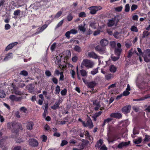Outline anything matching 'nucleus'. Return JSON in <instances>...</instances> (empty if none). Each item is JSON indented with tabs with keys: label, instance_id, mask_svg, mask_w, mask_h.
Instances as JSON below:
<instances>
[{
	"label": "nucleus",
	"instance_id": "26",
	"mask_svg": "<svg viewBox=\"0 0 150 150\" xmlns=\"http://www.w3.org/2000/svg\"><path fill=\"white\" fill-rule=\"evenodd\" d=\"M112 120V118H108L104 120L103 122V124L102 125V126L104 127L106 123L110 122Z\"/></svg>",
	"mask_w": 150,
	"mask_h": 150
},
{
	"label": "nucleus",
	"instance_id": "44",
	"mask_svg": "<svg viewBox=\"0 0 150 150\" xmlns=\"http://www.w3.org/2000/svg\"><path fill=\"white\" fill-rule=\"evenodd\" d=\"M119 34L120 33L116 31L113 34V36L115 38L118 39L119 38Z\"/></svg>",
	"mask_w": 150,
	"mask_h": 150
},
{
	"label": "nucleus",
	"instance_id": "39",
	"mask_svg": "<svg viewBox=\"0 0 150 150\" xmlns=\"http://www.w3.org/2000/svg\"><path fill=\"white\" fill-rule=\"evenodd\" d=\"M20 74L21 75H22L24 76H28V73L27 71L25 70H23L21 71Z\"/></svg>",
	"mask_w": 150,
	"mask_h": 150
},
{
	"label": "nucleus",
	"instance_id": "1",
	"mask_svg": "<svg viewBox=\"0 0 150 150\" xmlns=\"http://www.w3.org/2000/svg\"><path fill=\"white\" fill-rule=\"evenodd\" d=\"M7 128L9 129H12V131L17 134L19 130H22V127L20 124L17 123L16 122L13 121L11 123L8 122L7 124Z\"/></svg>",
	"mask_w": 150,
	"mask_h": 150
},
{
	"label": "nucleus",
	"instance_id": "5",
	"mask_svg": "<svg viewBox=\"0 0 150 150\" xmlns=\"http://www.w3.org/2000/svg\"><path fill=\"white\" fill-rule=\"evenodd\" d=\"M82 64L86 68H91L94 65L93 62L87 59L83 60Z\"/></svg>",
	"mask_w": 150,
	"mask_h": 150
},
{
	"label": "nucleus",
	"instance_id": "3",
	"mask_svg": "<svg viewBox=\"0 0 150 150\" xmlns=\"http://www.w3.org/2000/svg\"><path fill=\"white\" fill-rule=\"evenodd\" d=\"M66 53H67V55L65 56H63L61 54H60L59 55L57 56L56 58V61L58 64L60 63L61 60H62V59H64V58L65 59H67L70 57L71 53L69 50H67V51Z\"/></svg>",
	"mask_w": 150,
	"mask_h": 150
},
{
	"label": "nucleus",
	"instance_id": "25",
	"mask_svg": "<svg viewBox=\"0 0 150 150\" xmlns=\"http://www.w3.org/2000/svg\"><path fill=\"white\" fill-rule=\"evenodd\" d=\"M103 140L100 139L97 142L95 146L98 149H100L103 144Z\"/></svg>",
	"mask_w": 150,
	"mask_h": 150
},
{
	"label": "nucleus",
	"instance_id": "2",
	"mask_svg": "<svg viewBox=\"0 0 150 150\" xmlns=\"http://www.w3.org/2000/svg\"><path fill=\"white\" fill-rule=\"evenodd\" d=\"M119 139V136L117 133H111L108 136V140L109 142L112 143Z\"/></svg>",
	"mask_w": 150,
	"mask_h": 150
},
{
	"label": "nucleus",
	"instance_id": "15",
	"mask_svg": "<svg viewBox=\"0 0 150 150\" xmlns=\"http://www.w3.org/2000/svg\"><path fill=\"white\" fill-rule=\"evenodd\" d=\"M88 57L91 58H92L94 59L98 58V56L97 55L93 52H88Z\"/></svg>",
	"mask_w": 150,
	"mask_h": 150
},
{
	"label": "nucleus",
	"instance_id": "24",
	"mask_svg": "<svg viewBox=\"0 0 150 150\" xmlns=\"http://www.w3.org/2000/svg\"><path fill=\"white\" fill-rule=\"evenodd\" d=\"M142 140V137H138L137 139H135L133 140L134 143L135 144H139L140 143Z\"/></svg>",
	"mask_w": 150,
	"mask_h": 150
},
{
	"label": "nucleus",
	"instance_id": "63",
	"mask_svg": "<svg viewBox=\"0 0 150 150\" xmlns=\"http://www.w3.org/2000/svg\"><path fill=\"white\" fill-rule=\"evenodd\" d=\"M69 31L71 33H71L73 34H76L78 32L77 31L74 29H72L70 30Z\"/></svg>",
	"mask_w": 150,
	"mask_h": 150
},
{
	"label": "nucleus",
	"instance_id": "4",
	"mask_svg": "<svg viewBox=\"0 0 150 150\" xmlns=\"http://www.w3.org/2000/svg\"><path fill=\"white\" fill-rule=\"evenodd\" d=\"M102 9V7L99 6H93L88 8V9L90 11V13L92 15L96 14L97 11L101 10Z\"/></svg>",
	"mask_w": 150,
	"mask_h": 150
},
{
	"label": "nucleus",
	"instance_id": "29",
	"mask_svg": "<svg viewBox=\"0 0 150 150\" xmlns=\"http://www.w3.org/2000/svg\"><path fill=\"white\" fill-rule=\"evenodd\" d=\"M30 93H32L34 91V88L32 86V84H30L27 87Z\"/></svg>",
	"mask_w": 150,
	"mask_h": 150
},
{
	"label": "nucleus",
	"instance_id": "21",
	"mask_svg": "<svg viewBox=\"0 0 150 150\" xmlns=\"http://www.w3.org/2000/svg\"><path fill=\"white\" fill-rule=\"evenodd\" d=\"M13 57V54L12 53H8L6 54L4 59L3 60L4 61H7L10 58H12Z\"/></svg>",
	"mask_w": 150,
	"mask_h": 150
},
{
	"label": "nucleus",
	"instance_id": "22",
	"mask_svg": "<svg viewBox=\"0 0 150 150\" xmlns=\"http://www.w3.org/2000/svg\"><path fill=\"white\" fill-rule=\"evenodd\" d=\"M48 26V25L45 24L43 25L41 27L38 28L37 29V32L36 33L38 34L42 32Z\"/></svg>",
	"mask_w": 150,
	"mask_h": 150
},
{
	"label": "nucleus",
	"instance_id": "42",
	"mask_svg": "<svg viewBox=\"0 0 150 150\" xmlns=\"http://www.w3.org/2000/svg\"><path fill=\"white\" fill-rule=\"evenodd\" d=\"M74 50L78 52H80L81 51V47L78 45H76L75 46L74 48Z\"/></svg>",
	"mask_w": 150,
	"mask_h": 150
},
{
	"label": "nucleus",
	"instance_id": "27",
	"mask_svg": "<svg viewBox=\"0 0 150 150\" xmlns=\"http://www.w3.org/2000/svg\"><path fill=\"white\" fill-rule=\"evenodd\" d=\"M150 34V33L146 30H144L143 33L142 38H144L147 37Z\"/></svg>",
	"mask_w": 150,
	"mask_h": 150
},
{
	"label": "nucleus",
	"instance_id": "58",
	"mask_svg": "<svg viewBox=\"0 0 150 150\" xmlns=\"http://www.w3.org/2000/svg\"><path fill=\"white\" fill-rule=\"evenodd\" d=\"M14 93L17 95H22V93L20 91H19L18 90L13 91Z\"/></svg>",
	"mask_w": 150,
	"mask_h": 150
},
{
	"label": "nucleus",
	"instance_id": "20",
	"mask_svg": "<svg viewBox=\"0 0 150 150\" xmlns=\"http://www.w3.org/2000/svg\"><path fill=\"white\" fill-rule=\"evenodd\" d=\"M144 61L146 62H150V50L148 52L147 54L144 57Z\"/></svg>",
	"mask_w": 150,
	"mask_h": 150
},
{
	"label": "nucleus",
	"instance_id": "34",
	"mask_svg": "<svg viewBox=\"0 0 150 150\" xmlns=\"http://www.w3.org/2000/svg\"><path fill=\"white\" fill-rule=\"evenodd\" d=\"M110 44L111 47L114 48L116 47V43L114 41H111L110 42Z\"/></svg>",
	"mask_w": 150,
	"mask_h": 150
},
{
	"label": "nucleus",
	"instance_id": "47",
	"mask_svg": "<svg viewBox=\"0 0 150 150\" xmlns=\"http://www.w3.org/2000/svg\"><path fill=\"white\" fill-rule=\"evenodd\" d=\"M68 143V142L67 141L65 140H63L62 141L60 146H64L67 145Z\"/></svg>",
	"mask_w": 150,
	"mask_h": 150
},
{
	"label": "nucleus",
	"instance_id": "23",
	"mask_svg": "<svg viewBox=\"0 0 150 150\" xmlns=\"http://www.w3.org/2000/svg\"><path fill=\"white\" fill-rule=\"evenodd\" d=\"M115 54L117 56L120 57L121 53L122 52V48H115Z\"/></svg>",
	"mask_w": 150,
	"mask_h": 150
},
{
	"label": "nucleus",
	"instance_id": "7",
	"mask_svg": "<svg viewBox=\"0 0 150 150\" xmlns=\"http://www.w3.org/2000/svg\"><path fill=\"white\" fill-rule=\"evenodd\" d=\"M95 49V50L100 54L104 53L105 51V47L101 46V45H98L96 46Z\"/></svg>",
	"mask_w": 150,
	"mask_h": 150
},
{
	"label": "nucleus",
	"instance_id": "9",
	"mask_svg": "<svg viewBox=\"0 0 150 150\" xmlns=\"http://www.w3.org/2000/svg\"><path fill=\"white\" fill-rule=\"evenodd\" d=\"M83 126L84 127H88L90 129L92 128L93 127V125L91 120L90 118L88 119L86 123L85 122V125Z\"/></svg>",
	"mask_w": 150,
	"mask_h": 150
},
{
	"label": "nucleus",
	"instance_id": "51",
	"mask_svg": "<svg viewBox=\"0 0 150 150\" xmlns=\"http://www.w3.org/2000/svg\"><path fill=\"white\" fill-rule=\"evenodd\" d=\"M145 99H146V98H145V96L144 97H142L139 99H133V100L134 101H139L141 100H143Z\"/></svg>",
	"mask_w": 150,
	"mask_h": 150
},
{
	"label": "nucleus",
	"instance_id": "56",
	"mask_svg": "<svg viewBox=\"0 0 150 150\" xmlns=\"http://www.w3.org/2000/svg\"><path fill=\"white\" fill-rule=\"evenodd\" d=\"M111 58L112 60L115 62L118 60L120 58V57L117 56V57L112 56Z\"/></svg>",
	"mask_w": 150,
	"mask_h": 150
},
{
	"label": "nucleus",
	"instance_id": "28",
	"mask_svg": "<svg viewBox=\"0 0 150 150\" xmlns=\"http://www.w3.org/2000/svg\"><path fill=\"white\" fill-rule=\"evenodd\" d=\"M117 70V68L113 65H111L110 67V71L113 73L115 72Z\"/></svg>",
	"mask_w": 150,
	"mask_h": 150
},
{
	"label": "nucleus",
	"instance_id": "49",
	"mask_svg": "<svg viewBox=\"0 0 150 150\" xmlns=\"http://www.w3.org/2000/svg\"><path fill=\"white\" fill-rule=\"evenodd\" d=\"M20 12H21V11L20 10L18 9L17 10L15 11H14V13H13V14L15 16H18L20 15Z\"/></svg>",
	"mask_w": 150,
	"mask_h": 150
},
{
	"label": "nucleus",
	"instance_id": "48",
	"mask_svg": "<svg viewBox=\"0 0 150 150\" xmlns=\"http://www.w3.org/2000/svg\"><path fill=\"white\" fill-rule=\"evenodd\" d=\"M67 90L65 88H64L61 91V93L62 96H63L66 95L67 94Z\"/></svg>",
	"mask_w": 150,
	"mask_h": 150
},
{
	"label": "nucleus",
	"instance_id": "19",
	"mask_svg": "<svg viewBox=\"0 0 150 150\" xmlns=\"http://www.w3.org/2000/svg\"><path fill=\"white\" fill-rule=\"evenodd\" d=\"M18 44L17 42H13L8 45L5 49V50L8 51L12 48L13 47Z\"/></svg>",
	"mask_w": 150,
	"mask_h": 150
},
{
	"label": "nucleus",
	"instance_id": "50",
	"mask_svg": "<svg viewBox=\"0 0 150 150\" xmlns=\"http://www.w3.org/2000/svg\"><path fill=\"white\" fill-rule=\"evenodd\" d=\"M137 8L138 6H137V5L136 4H133L132 6L131 7V10L132 11H133L137 9Z\"/></svg>",
	"mask_w": 150,
	"mask_h": 150
},
{
	"label": "nucleus",
	"instance_id": "53",
	"mask_svg": "<svg viewBox=\"0 0 150 150\" xmlns=\"http://www.w3.org/2000/svg\"><path fill=\"white\" fill-rule=\"evenodd\" d=\"M42 141L44 142H46L47 140V137L45 135H42L41 136Z\"/></svg>",
	"mask_w": 150,
	"mask_h": 150
},
{
	"label": "nucleus",
	"instance_id": "55",
	"mask_svg": "<svg viewBox=\"0 0 150 150\" xmlns=\"http://www.w3.org/2000/svg\"><path fill=\"white\" fill-rule=\"evenodd\" d=\"M130 10V7L129 5L128 4H127L125 6V11L126 12H129Z\"/></svg>",
	"mask_w": 150,
	"mask_h": 150
},
{
	"label": "nucleus",
	"instance_id": "40",
	"mask_svg": "<svg viewBox=\"0 0 150 150\" xmlns=\"http://www.w3.org/2000/svg\"><path fill=\"white\" fill-rule=\"evenodd\" d=\"M79 16L80 17L83 18L86 17V15L84 12H81L79 13Z\"/></svg>",
	"mask_w": 150,
	"mask_h": 150
},
{
	"label": "nucleus",
	"instance_id": "62",
	"mask_svg": "<svg viewBox=\"0 0 150 150\" xmlns=\"http://www.w3.org/2000/svg\"><path fill=\"white\" fill-rule=\"evenodd\" d=\"M45 73L46 76L48 77H49L51 75V72L49 70L45 71Z\"/></svg>",
	"mask_w": 150,
	"mask_h": 150
},
{
	"label": "nucleus",
	"instance_id": "64",
	"mask_svg": "<svg viewBox=\"0 0 150 150\" xmlns=\"http://www.w3.org/2000/svg\"><path fill=\"white\" fill-rule=\"evenodd\" d=\"M12 150H21V146H16L14 147Z\"/></svg>",
	"mask_w": 150,
	"mask_h": 150
},
{
	"label": "nucleus",
	"instance_id": "32",
	"mask_svg": "<svg viewBox=\"0 0 150 150\" xmlns=\"http://www.w3.org/2000/svg\"><path fill=\"white\" fill-rule=\"evenodd\" d=\"M80 73L82 76H87V72L84 69H82L80 71Z\"/></svg>",
	"mask_w": 150,
	"mask_h": 150
},
{
	"label": "nucleus",
	"instance_id": "45",
	"mask_svg": "<svg viewBox=\"0 0 150 150\" xmlns=\"http://www.w3.org/2000/svg\"><path fill=\"white\" fill-rule=\"evenodd\" d=\"M62 12L61 11H59L54 16L55 18H59L62 14Z\"/></svg>",
	"mask_w": 150,
	"mask_h": 150
},
{
	"label": "nucleus",
	"instance_id": "57",
	"mask_svg": "<svg viewBox=\"0 0 150 150\" xmlns=\"http://www.w3.org/2000/svg\"><path fill=\"white\" fill-rule=\"evenodd\" d=\"M64 79V75L63 73V72H61V74H60V77L59 78V81H63Z\"/></svg>",
	"mask_w": 150,
	"mask_h": 150
},
{
	"label": "nucleus",
	"instance_id": "35",
	"mask_svg": "<svg viewBox=\"0 0 150 150\" xmlns=\"http://www.w3.org/2000/svg\"><path fill=\"white\" fill-rule=\"evenodd\" d=\"M98 67L96 69H93V70L91 71V74L93 75H94L98 72Z\"/></svg>",
	"mask_w": 150,
	"mask_h": 150
},
{
	"label": "nucleus",
	"instance_id": "8",
	"mask_svg": "<svg viewBox=\"0 0 150 150\" xmlns=\"http://www.w3.org/2000/svg\"><path fill=\"white\" fill-rule=\"evenodd\" d=\"M131 106L130 105L124 106L121 109L122 112L125 114L128 113L130 112Z\"/></svg>",
	"mask_w": 150,
	"mask_h": 150
},
{
	"label": "nucleus",
	"instance_id": "31",
	"mask_svg": "<svg viewBox=\"0 0 150 150\" xmlns=\"http://www.w3.org/2000/svg\"><path fill=\"white\" fill-rule=\"evenodd\" d=\"M112 78V75L111 74H109L105 76V78L108 80H110Z\"/></svg>",
	"mask_w": 150,
	"mask_h": 150
},
{
	"label": "nucleus",
	"instance_id": "36",
	"mask_svg": "<svg viewBox=\"0 0 150 150\" xmlns=\"http://www.w3.org/2000/svg\"><path fill=\"white\" fill-rule=\"evenodd\" d=\"M133 50L132 48H131L128 52V55L127 56L128 58H130L132 56L133 53L132 52Z\"/></svg>",
	"mask_w": 150,
	"mask_h": 150
},
{
	"label": "nucleus",
	"instance_id": "14",
	"mask_svg": "<svg viewBox=\"0 0 150 150\" xmlns=\"http://www.w3.org/2000/svg\"><path fill=\"white\" fill-rule=\"evenodd\" d=\"M144 138L143 139V143L144 144H146L147 142H150V136L144 133L143 134Z\"/></svg>",
	"mask_w": 150,
	"mask_h": 150
},
{
	"label": "nucleus",
	"instance_id": "12",
	"mask_svg": "<svg viewBox=\"0 0 150 150\" xmlns=\"http://www.w3.org/2000/svg\"><path fill=\"white\" fill-rule=\"evenodd\" d=\"M62 102L60 99H59L56 102L55 104L51 107V108L53 110H56L57 108H59L60 104Z\"/></svg>",
	"mask_w": 150,
	"mask_h": 150
},
{
	"label": "nucleus",
	"instance_id": "52",
	"mask_svg": "<svg viewBox=\"0 0 150 150\" xmlns=\"http://www.w3.org/2000/svg\"><path fill=\"white\" fill-rule=\"evenodd\" d=\"M16 96L13 95H11L9 97V99L12 101H15Z\"/></svg>",
	"mask_w": 150,
	"mask_h": 150
},
{
	"label": "nucleus",
	"instance_id": "10",
	"mask_svg": "<svg viewBox=\"0 0 150 150\" xmlns=\"http://www.w3.org/2000/svg\"><path fill=\"white\" fill-rule=\"evenodd\" d=\"M130 142H122L119 144L117 146H116L115 149H121L124 146H127L129 144Z\"/></svg>",
	"mask_w": 150,
	"mask_h": 150
},
{
	"label": "nucleus",
	"instance_id": "13",
	"mask_svg": "<svg viewBox=\"0 0 150 150\" xmlns=\"http://www.w3.org/2000/svg\"><path fill=\"white\" fill-rule=\"evenodd\" d=\"M116 20V17H114L111 19L109 20L107 23L108 27H111L114 25L115 24V21Z\"/></svg>",
	"mask_w": 150,
	"mask_h": 150
},
{
	"label": "nucleus",
	"instance_id": "38",
	"mask_svg": "<svg viewBox=\"0 0 150 150\" xmlns=\"http://www.w3.org/2000/svg\"><path fill=\"white\" fill-rule=\"evenodd\" d=\"M130 29L132 31L135 32H137L138 31V30L137 27L134 25L131 26Z\"/></svg>",
	"mask_w": 150,
	"mask_h": 150
},
{
	"label": "nucleus",
	"instance_id": "46",
	"mask_svg": "<svg viewBox=\"0 0 150 150\" xmlns=\"http://www.w3.org/2000/svg\"><path fill=\"white\" fill-rule=\"evenodd\" d=\"M79 29L80 31H82L83 32H85L86 30V29L82 25L79 26Z\"/></svg>",
	"mask_w": 150,
	"mask_h": 150
},
{
	"label": "nucleus",
	"instance_id": "60",
	"mask_svg": "<svg viewBox=\"0 0 150 150\" xmlns=\"http://www.w3.org/2000/svg\"><path fill=\"white\" fill-rule=\"evenodd\" d=\"M56 45V43L54 42L53 43L52 45L51 46L50 49L52 51H53L54 50Z\"/></svg>",
	"mask_w": 150,
	"mask_h": 150
},
{
	"label": "nucleus",
	"instance_id": "16",
	"mask_svg": "<svg viewBox=\"0 0 150 150\" xmlns=\"http://www.w3.org/2000/svg\"><path fill=\"white\" fill-rule=\"evenodd\" d=\"M34 124L33 122L30 121L27 122L26 127L27 129L30 130H31L33 128Z\"/></svg>",
	"mask_w": 150,
	"mask_h": 150
},
{
	"label": "nucleus",
	"instance_id": "54",
	"mask_svg": "<svg viewBox=\"0 0 150 150\" xmlns=\"http://www.w3.org/2000/svg\"><path fill=\"white\" fill-rule=\"evenodd\" d=\"M64 22V20H61L60 22H59L57 24L56 27V28H57L61 26L63 24Z\"/></svg>",
	"mask_w": 150,
	"mask_h": 150
},
{
	"label": "nucleus",
	"instance_id": "17",
	"mask_svg": "<svg viewBox=\"0 0 150 150\" xmlns=\"http://www.w3.org/2000/svg\"><path fill=\"white\" fill-rule=\"evenodd\" d=\"M100 42V45L105 47L108 44L109 41L106 39L103 38L101 40Z\"/></svg>",
	"mask_w": 150,
	"mask_h": 150
},
{
	"label": "nucleus",
	"instance_id": "11",
	"mask_svg": "<svg viewBox=\"0 0 150 150\" xmlns=\"http://www.w3.org/2000/svg\"><path fill=\"white\" fill-rule=\"evenodd\" d=\"M111 117H113L117 119H120L122 118V114L119 112H115L112 113L110 115Z\"/></svg>",
	"mask_w": 150,
	"mask_h": 150
},
{
	"label": "nucleus",
	"instance_id": "30",
	"mask_svg": "<svg viewBox=\"0 0 150 150\" xmlns=\"http://www.w3.org/2000/svg\"><path fill=\"white\" fill-rule=\"evenodd\" d=\"M6 96L5 92L3 90L0 89V97L2 98H4Z\"/></svg>",
	"mask_w": 150,
	"mask_h": 150
},
{
	"label": "nucleus",
	"instance_id": "18",
	"mask_svg": "<svg viewBox=\"0 0 150 150\" xmlns=\"http://www.w3.org/2000/svg\"><path fill=\"white\" fill-rule=\"evenodd\" d=\"M97 83L95 81H92L88 83L87 85L89 88H90L91 90H94V87L96 86Z\"/></svg>",
	"mask_w": 150,
	"mask_h": 150
},
{
	"label": "nucleus",
	"instance_id": "61",
	"mask_svg": "<svg viewBox=\"0 0 150 150\" xmlns=\"http://www.w3.org/2000/svg\"><path fill=\"white\" fill-rule=\"evenodd\" d=\"M108 149L105 145H103L99 149L100 150H107Z\"/></svg>",
	"mask_w": 150,
	"mask_h": 150
},
{
	"label": "nucleus",
	"instance_id": "37",
	"mask_svg": "<svg viewBox=\"0 0 150 150\" xmlns=\"http://www.w3.org/2000/svg\"><path fill=\"white\" fill-rule=\"evenodd\" d=\"M67 19L68 21H71L73 18V17L71 14L70 13L68 14L67 16Z\"/></svg>",
	"mask_w": 150,
	"mask_h": 150
},
{
	"label": "nucleus",
	"instance_id": "43",
	"mask_svg": "<svg viewBox=\"0 0 150 150\" xmlns=\"http://www.w3.org/2000/svg\"><path fill=\"white\" fill-rule=\"evenodd\" d=\"M52 81L55 84H57L58 83V80L55 77H53L51 79Z\"/></svg>",
	"mask_w": 150,
	"mask_h": 150
},
{
	"label": "nucleus",
	"instance_id": "59",
	"mask_svg": "<svg viewBox=\"0 0 150 150\" xmlns=\"http://www.w3.org/2000/svg\"><path fill=\"white\" fill-rule=\"evenodd\" d=\"M130 92L128 91H124L122 93V95L125 96H127L129 95Z\"/></svg>",
	"mask_w": 150,
	"mask_h": 150
},
{
	"label": "nucleus",
	"instance_id": "6",
	"mask_svg": "<svg viewBox=\"0 0 150 150\" xmlns=\"http://www.w3.org/2000/svg\"><path fill=\"white\" fill-rule=\"evenodd\" d=\"M29 145L33 147H37L38 145V141L34 138L30 139L28 140Z\"/></svg>",
	"mask_w": 150,
	"mask_h": 150
},
{
	"label": "nucleus",
	"instance_id": "33",
	"mask_svg": "<svg viewBox=\"0 0 150 150\" xmlns=\"http://www.w3.org/2000/svg\"><path fill=\"white\" fill-rule=\"evenodd\" d=\"M20 110L21 112L24 113H26L27 110V108L23 106L21 107L20 108Z\"/></svg>",
	"mask_w": 150,
	"mask_h": 150
},
{
	"label": "nucleus",
	"instance_id": "41",
	"mask_svg": "<svg viewBox=\"0 0 150 150\" xmlns=\"http://www.w3.org/2000/svg\"><path fill=\"white\" fill-rule=\"evenodd\" d=\"M60 86L58 85H57L55 90V94H59L60 91Z\"/></svg>",
	"mask_w": 150,
	"mask_h": 150
}]
</instances>
